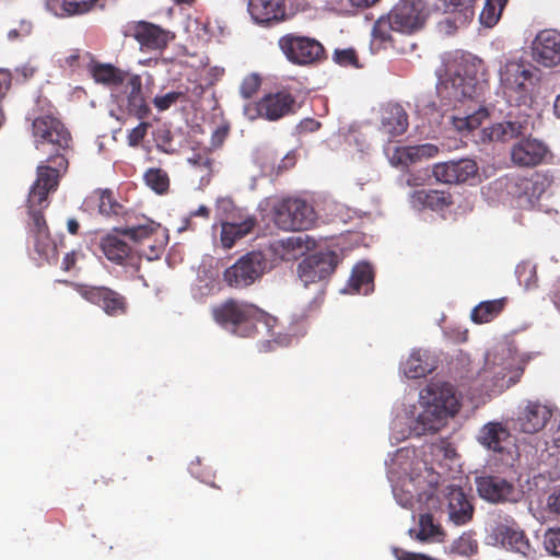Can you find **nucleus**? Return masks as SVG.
Instances as JSON below:
<instances>
[{
	"instance_id": "1",
	"label": "nucleus",
	"mask_w": 560,
	"mask_h": 560,
	"mask_svg": "<svg viewBox=\"0 0 560 560\" xmlns=\"http://www.w3.org/2000/svg\"><path fill=\"white\" fill-rule=\"evenodd\" d=\"M48 164L37 166V177L33 184L28 198L27 240L34 247V250L43 259H49L57 255V246L44 217L43 210L48 207L49 192L57 189L59 177L68 168V160L65 154L56 153L47 160Z\"/></svg>"
},
{
	"instance_id": "2",
	"label": "nucleus",
	"mask_w": 560,
	"mask_h": 560,
	"mask_svg": "<svg viewBox=\"0 0 560 560\" xmlns=\"http://www.w3.org/2000/svg\"><path fill=\"white\" fill-rule=\"evenodd\" d=\"M211 315L219 326L233 335L243 338H266L260 343V351H271L273 345L279 343L275 332L277 318L252 303L228 299L213 306Z\"/></svg>"
},
{
	"instance_id": "3",
	"label": "nucleus",
	"mask_w": 560,
	"mask_h": 560,
	"mask_svg": "<svg viewBox=\"0 0 560 560\" xmlns=\"http://www.w3.org/2000/svg\"><path fill=\"white\" fill-rule=\"evenodd\" d=\"M487 70L482 59L464 52L455 59V70L436 86L443 105L455 106L457 102L472 98L479 80H485Z\"/></svg>"
},
{
	"instance_id": "4",
	"label": "nucleus",
	"mask_w": 560,
	"mask_h": 560,
	"mask_svg": "<svg viewBox=\"0 0 560 560\" xmlns=\"http://www.w3.org/2000/svg\"><path fill=\"white\" fill-rule=\"evenodd\" d=\"M425 14L421 2L400 0L374 23L372 36L381 44L393 42L392 32L412 34L424 25Z\"/></svg>"
},
{
	"instance_id": "5",
	"label": "nucleus",
	"mask_w": 560,
	"mask_h": 560,
	"mask_svg": "<svg viewBox=\"0 0 560 560\" xmlns=\"http://www.w3.org/2000/svg\"><path fill=\"white\" fill-rule=\"evenodd\" d=\"M535 67L527 60L508 59L499 70L500 84L510 104H527L532 97Z\"/></svg>"
},
{
	"instance_id": "6",
	"label": "nucleus",
	"mask_w": 560,
	"mask_h": 560,
	"mask_svg": "<svg viewBox=\"0 0 560 560\" xmlns=\"http://www.w3.org/2000/svg\"><path fill=\"white\" fill-rule=\"evenodd\" d=\"M489 544L533 557L536 551L518 523L510 515H498L488 535Z\"/></svg>"
},
{
	"instance_id": "7",
	"label": "nucleus",
	"mask_w": 560,
	"mask_h": 560,
	"mask_svg": "<svg viewBox=\"0 0 560 560\" xmlns=\"http://www.w3.org/2000/svg\"><path fill=\"white\" fill-rule=\"evenodd\" d=\"M296 100L285 90L266 94L258 102L249 103L244 107V113L250 120L264 118L277 121L285 116L296 113Z\"/></svg>"
},
{
	"instance_id": "8",
	"label": "nucleus",
	"mask_w": 560,
	"mask_h": 560,
	"mask_svg": "<svg viewBox=\"0 0 560 560\" xmlns=\"http://www.w3.org/2000/svg\"><path fill=\"white\" fill-rule=\"evenodd\" d=\"M267 269V259L262 252L253 250L238 258L223 272L224 282L235 289H243L255 283Z\"/></svg>"
},
{
	"instance_id": "9",
	"label": "nucleus",
	"mask_w": 560,
	"mask_h": 560,
	"mask_svg": "<svg viewBox=\"0 0 560 560\" xmlns=\"http://www.w3.org/2000/svg\"><path fill=\"white\" fill-rule=\"evenodd\" d=\"M316 219L314 208L299 198H287L275 206V223L284 231L308 230Z\"/></svg>"
},
{
	"instance_id": "10",
	"label": "nucleus",
	"mask_w": 560,
	"mask_h": 560,
	"mask_svg": "<svg viewBox=\"0 0 560 560\" xmlns=\"http://www.w3.org/2000/svg\"><path fill=\"white\" fill-rule=\"evenodd\" d=\"M77 291L85 301L98 306L108 316H122L128 312L127 298L108 287L78 284Z\"/></svg>"
},
{
	"instance_id": "11",
	"label": "nucleus",
	"mask_w": 560,
	"mask_h": 560,
	"mask_svg": "<svg viewBox=\"0 0 560 560\" xmlns=\"http://www.w3.org/2000/svg\"><path fill=\"white\" fill-rule=\"evenodd\" d=\"M284 56L296 65H311L322 59L325 49L315 38L287 34L279 39Z\"/></svg>"
},
{
	"instance_id": "12",
	"label": "nucleus",
	"mask_w": 560,
	"mask_h": 560,
	"mask_svg": "<svg viewBox=\"0 0 560 560\" xmlns=\"http://www.w3.org/2000/svg\"><path fill=\"white\" fill-rule=\"evenodd\" d=\"M33 137L36 149L51 144L55 150L70 147L71 135L60 119L52 115H42L33 120Z\"/></svg>"
},
{
	"instance_id": "13",
	"label": "nucleus",
	"mask_w": 560,
	"mask_h": 560,
	"mask_svg": "<svg viewBox=\"0 0 560 560\" xmlns=\"http://www.w3.org/2000/svg\"><path fill=\"white\" fill-rule=\"evenodd\" d=\"M478 442L492 451L502 464L509 465L514 460L516 453L514 440L501 423L485 424L479 432Z\"/></svg>"
},
{
	"instance_id": "14",
	"label": "nucleus",
	"mask_w": 560,
	"mask_h": 560,
	"mask_svg": "<svg viewBox=\"0 0 560 560\" xmlns=\"http://www.w3.org/2000/svg\"><path fill=\"white\" fill-rule=\"evenodd\" d=\"M552 417V409L539 399H526L518 408L514 419V429L534 434L541 431Z\"/></svg>"
},
{
	"instance_id": "15",
	"label": "nucleus",
	"mask_w": 560,
	"mask_h": 560,
	"mask_svg": "<svg viewBox=\"0 0 560 560\" xmlns=\"http://www.w3.org/2000/svg\"><path fill=\"white\" fill-rule=\"evenodd\" d=\"M338 262V255L332 250L312 254L298 265L299 278L307 287L328 278L335 271Z\"/></svg>"
},
{
	"instance_id": "16",
	"label": "nucleus",
	"mask_w": 560,
	"mask_h": 560,
	"mask_svg": "<svg viewBox=\"0 0 560 560\" xmlns=\"http://www.w3.org/2000/svg\"><path fill=\"white\" fill-rule=\"evenodd\" d=\"M532 128L530 115L518 113L515 116L509 115V119L492 124L482 129V141L509 142L518 137L525 136Z\"/></svg>"
},
{
	"instance_id": "17",
	"label": "nucleus",
	"mask_w": 560,
	"mask_h": 560,
	"mask_svg": "<svg viewBox=\"0 0 560 560\" xmlns=\"http://www.w3.org/2000/svg\"><path fill=\"white\" fill-rule=\"evenodd\" d=\"M126 35L133 37L145 51L163 50L175 38L171 31L147 21L128 25Z\"/></svg>"
},
{
	"instance_id": "18",
	"label": "nucleus",
	"mask_w": 560,
	"mask_h": 560,
	"mask_svg": "<svg viewBox=\"0 0 560 560\" xmlns=\"http://www.w3.org/2000/svg\"><path fill=\"white\" fill-rule=\"evenodd\" d=\"M478 174V165L471 159L452 160L436 163L432 166L431 175L443 184H463Z\"/></svg>"
},
{
	"instance_id": "19",
	"label": "nucleus",
	"mask_w": 560,
	"mask_h": 560,
	"mask_svg": "<svg viewBox=\"0 0 560 560\" xmlns=\"http://www.w3.org/2000/svg\"><path fill=\"white\" fill-rule=\"evenodd\" d=\"M477 491L492 503L517 502L521 492L506 479L499 476H481L476 479Z\"/></svg>"
},
{
	"instance_id": "20",
	"label": "nucleus",
	"mask_w": 560,
	"mask_h": 560,
	"mask_svg": "<svg viewBox=\"0 0 560 560\" xmlns=\"http://www.w3.org/2000/svg\"><path fill=\"white\" fill-rule=\"evenodd\" d=\"M549 148L545 142L533 137L516 141L510 152L511 161L520 167H535L546 160Z\"/></svg>"
},
{
	"instance_id": "21",
	"label": "nucleus",
	"mask_w": 560,
	"mask_h": 560,
	"mask_svg": "<svg viewBox=\"0 0 560 560\" xmlns=\"http://www.w3.org/2000/svg\"><path fill=\"white\" fill-rule=\"evenodd\" d=\"M314 245L315 242L306 234L292 235L271 242L267 250L272 257L273 262L293 261L303 256Z\"/></svg>"
},
{
	"instance_id": "22",
	"label": "nucleus",
	"mask_w": 560,
	"mask_h": 560,
	"mask_svg": "<svg viewBox=\"0 0 560 560\" xmlns=\"http://www.w3.org/2000/svg\"><path fill=\"white\" fill-rule=\"evenodd\" d=\"M424 404L433 407L447 416H455L459 410V404L452 384L446 382H431L420 394Z\"/></svg>"
},
{
	"instance_id": "23",
	"label": "nucleus",
	"mask_w": 560,
	"mask_h": 560,
	"mask_svg": "<svg viewBox=\"0 0 560 560\" xmlns=\"http://www.w3.org/2000/svg\"><path fill=\"white\" fill-rule=\"evenodd\" d=\"M533 58L544 67L560 63V33L556 30L540 31L532 45Z\"/></svg>"
},
{
	"instance_id": "24",
	"label": "nucleus",
	"mask_w": 560,
	"mask_h": 560,
	"mask_svg": "<svg viewBox=\"0 0 560 560\" xmlns=\"http://www.w3.org/2000/svg\"><path fill=\"white\" fill-rule=\"evenodd\" d=\"M126 98L121 101L120 106L126 109L129 115L138 119H144L150 114V107L142 93L141 78L137 74L129 77L125 85Z\"/></svg>"
},
{
	"instance_id": "25",
	"label": "nucleus",
	"mask_w": 560,
	"mask_h": 560,
	"mask_svg": "<svg viewBox=\"0 0 560 560\" xmlns=\"http://www.w3.org/2000/svg\"><path fill=\"white\" fill-rule=\"evenodd\" d=\"M552 177L546 173H534L529 177H521L515 180L514 195L525 197L529 202L538 200L550 186Z\"/></svg>"
},
{
	"instance_id": "26",
	"label": "nucleus",
	"mask_w": 560,
	"mask_h": 560,
	"mask_svg": "<svg viewBox=\"0 0 560 560\" xmlns=\"http://www.w3.org/2000/svg\"><path fill=\"white\" fill-rule=\"evenodd\" d=\"M248 10L259 24H271L284 20L285 7L283 0H249Z\"/></svg>"
},
{
	"instance_id": "27",
	"label": "nucleus",
	"mask_w": 560,
	"mask_h": 560,
	"mask_svg": "<svg viewBox=\"0 0 560 560\" xmlns=\"http://www.w3.org/2000/svg\"><path fill=\"white\" fill-rule=\"evenodd\" d=\"M447 500L448 516L454 524L464 525L472 518L474 506L460 487H448Z\"/></svg>"
},
{
	"instance_id": "28",
	"label": "nucleus",
	"mask_w": 560,
	"mask_h": 560,
	"mask_svg": "<svg viewBox=\"0 0 560 560\" xmlns=\"http://www.w3.org/2000/svg\"><path fill=\"white\" fill-rule=\"evenodd\" d=\"M448 417L450 416L439 410L436 406L433 405L432 407L423 402V409L417 416L411 430L418 436L434 433L440 430Z\"/></svg>"
},
{
	"instance_id": "29",
	"label": "nucleus",
	"mask_w": 560,
	"mask_h": 560,
	"mask_svg": "<svg viewBox=\"0 0 560 560\" xmlns=\"http://www.w3.org/2000/svg\"><path fill=\"white\" fill-rule=\"evenodd\" d=\"M256 225V219L247 217L241 222H223L221 224V244L224 248H232L235 243L248 235Z\"/></svg>"
},
{
	"instance_id": "30",
	"label": "nucleus",
	"mask_w": 560,
	"mask_h": 560,
	"mask_svg": "<svg viewBox=\"0 0 560 560\" xmlns=\"http://www.w3.org/2000/svg\"><path fill=\"white\" fill-rule=\"evenodd\" d=\"M505 377V368L495 363V353L487 352L485 364L477 371L475 380L480 382V386L490 390L498 385V382Z\"/></svg>"
},
{
	"instance_id": "31",
	"label": "nucleus",
	"mask_w": 560,
	"mask_h": 560,
	"mask_svg": "<svg viewBox=\"0 0 560 560\" xmlns=\"http://www.w3.org/2000/svg\"><path fill=\"white\" fill-rule=\"evenodd\" d=\"M410 202L417 209L442 210L452 203V197L444 191L421 189L411 194Z\"/></svg>"
},
{
	"instance_id": "32",
	"label": "nucleus",
	"mask_w": 560,
	"mask_h": 560,
	"mask_svg": "<svg viewBox=\"0 0 560 560\" xmlns=\"http://www.w3.org/2000/svg\"><path fill=\"white\" fill-rule=\"evenodd\" d=\"M90 73L96 83L109 88H116L127 81L128 73L110 63H93L90 67Z\"/></svg>"
},
{
	"instance_id": "33",
	"label": "nucleus",
	"mask_w": 560,
	"mask_h": 560,
	"mask_svg": "<svg viewBox=\"0 0 560 560\" xmlns=\"http://www.w3.org/2000/svg\"><path fill=\"white\" fill-rule=\"evenodd\" d=\"M435 369L434 361L427 351L416 350L402 364L404 374L408 378H420L427 376Z\"/></svg>"
},
{
	"instance_id": "34",
	"label": "nucleus",
	"mask_w": 560,
	"mask_h": 560,
	"mask_svg": "<svg viewBox=\"0 0 560 560\" xmlns=\"http://www.w3.org/2000/svg\"><path fill=\"white\" fill-rule=\"evenodd\" d=\"M101 248L105 257L117 265L131 258V247L117 234H107L101 240Z\"/></svg>"
},
{
	"instance_id": "35",
	"label": "nucleus",
	"mask_w": 560,
	"mask_h": 560,
	"mask_svg": "<svg viewBox=\"0 0 560 560\" xmlns=\"http://www.w3.org/2000/svg\"><path fill=\"white\" fill-rule=\"evenodd\" d=\"M115 231L128 237L140 247L145 245V242H150L154 236H163L161 224L151 220H147L144 223L135 226L116 229Z\"/></svg>"
},
{
	"instance_id": "36",
	"label": "nucleus",
	"mask_w": 560,
	"mask_h": 560,
	"mask_svg": "<svg viewBox=\"0 0 560 560\" xmlns=\"http://www.w3.org/2000/svg\"><path fill=\"white\" fill-rule=\"evenodd\" d=\"M374 272L372 267L366 264H358L351 272V277L348 281L349 292L358 294H369L374 288Z\"/></svg>"
},
{
	"instance_id": "37",
	"label": "nucleus",
	"mask_w": 560,
	"mask_h": 560,
	"mask_svg": "<svg viewBox=\"0 0 560 560\" xmlns=\"http://www.w3.org/2000/svg\"><path fill=\"white\" fill-rule=\"evenodd\" d=\"M409 536L421 542L443 541L444 532L440 524L434 523L432 514H421L419 517V529L410 528Z\"/></svg>"
},
{
	"instance_id": "38",
	"label": "nucleus",
	"mask_w": 560,
	"mask_h": 560,
	"mask_svg": "<svg viewBox=\"0 0 560 560\" xmlns=\"http://www.w3.org/2000/svg\"><path fill=\"white\" fill-rule=\"evenodd\" d=\"M383 129L392 137L402 135L408 128V115L402 106L389 105L383 115Z\"/></svg>"
},
{
	"instance_id": "39",
	"label": "nucleus",
	"mask_w": 560,
	"mask_h": 560,
	"mask_svg": "<svg viewBox=\"0 0 560 560\" xmlns=\"http://www.w3.org/2000/svg\"><path fill=\"white\" fill-rule=\"evenodd\" d=\"M88 207H96L103 215H118L121 211V205L116 201L109 189L94 190L86 199Z\"/></svg>"
},
{
	"instance_id": "40",
	"label": "nucleus",
	"mask_w": 560,
	"mask_h": 560,
	"mask_svg": "<svg viewBox=\"0 0 560 560\" xmlns=\"http://www.w3.org/2000/svg\"><path fill=\"white\" fill-rule=\"evenodd\" d=\"M505 300H491L479 303L471 311V319L476 324L493 320L504 308Z\"/></svg>"
},
{
	"instance_id": "41",
	"label": "nucleus",
	"mask_w": 560,
	"mask_h": 560,
	"mask_svg": "<svg viewBox=\"0 0 560 560\" xmlns=\"http://www.w3.org/2000/svg\"><path fill=\"white\" fill-rule=\"evenodd\" d=\"M508 3V0H486L483 9L479 15V21L486 27L494 26Z\"/></svg>"
},
{
	"instance_id": "42",
	"label": "nucleus",
	"mask_w": 560,
	"mask_h": 560,
	"mask_svg": "<svg viewBox=\"0 0 560 560\" xmlns=\"http://www.w3.org/2000/svg\"><path fill=\"white\" fill-rule=\"evenodd\" d=\"M143 179L153 191L159 195L167 192L170 188V177L167 173L162 168L151 167L144 175Z\"/></svg>"
},
{
	"instance_id": "43",
	"label": "nucleus",
	"mask_w": 560,
	"mask_h": 560,
	"mask_svg": "<svg viewBox=\"0 0 560 560\" xmlns=\"http://www.w3.org/2000/svg\"><path fill=\"white\" fill-rule=\"evenodd\" d=\"M488 110L486 108H479L472 114L465 117H457L454 119V125L459 131H471L477 129L482 121L488 117Z\"/></svg>"
},
{
	"instance_id": "44",
	"label": "nucleus",
	"mask_w": 560,
	"mask_h": 560,
	"mask_svg": "<svg viewBox=\"0 0 560 560\" xmlns=\"http://www.w3.org/2000/svg\"><path fill=\"white\" fill-rule=\"evenodd\" d=\"M188 161L194 167L202 173L200 176L201 179H205L206 177L209 179L212 174L213 166V159L211 158L210 152L206 150L197 151L188 159Z\"/></svg>"
},
{
	"instance_id": "45",
	"label": "nucleus",
	"mask_w": 560,
	"mask_h": 560,
	"mask_svg": "<svg viewBox=\"0 0 560 560\" xmlns=\"http://www.w3.org/2000/svg\"><path fill=\"white\" fill-rule=\"evenodd\" d=\"M166 234L163 230V236H154L150 242H145L139 249V254L148 260H155L161 257L164 252Z\"/></svg>"
},
{
	"instance_id": "46",
	"label": "nucleus",
	"mask_w": 560,
	"mask_h": 560,
	"mask_svg": "<svg viewBox=\"0 0 560 560\" xmlns=\"http://www.w3.org/2000/svg\"><path fill=\"white\" fill-rule=\"evenodd\" d=\"M100 0H62V9L69 15H82L98 7Z\"/></svg>"
},
{
	"instance_id": "47",
	"label": "nucleus",
	"mask_w": 560,
	"mask_h": 560,
	"mask_svg": "<svg viewBox=\"0 0 560 560\" xmlns=\"http://www.w3.org/2000/svg\"><path fill=\"white\" fill-rule=\"evenodd\" d=\"M518 283L526 289L535 287L537 283L536 268L530 262H523L517 265L515 270Z\"/></svg>"
},
{
	"instance_id": "48",
	"label": "nucleus",
	"mask_w": 560,
	"mask_h": 560,
	"mask_svg": "<svg viewBox=\"0 0 560 560\" xmlns=\"http://www.w3.org/2000/svg\"><path fill=\"white\" fill-rule=\"evenodd\" d=\"M453 548L462 556H471L478 550V541L474 538L472 534L464 533L454 541Z\"/></svg>"
},
{
	"instance_id": "49",
	"label": "nucleus",
	"mask_w": 560,
	"mask_h": 560,
	"mask_svg": "<svg viewBox=\"0 0 560 560\" xmlns=\"http://www.w3.org/2000/svg\"><path fill=\"white\" fill-rule=\"evenodd\" d=\"M419 160L415 145L397 148L392 158L393 163L404 166H408Z\"/></svg>"
},
{
	"instance_id": "50",
	"label": "nucleus",
	"mask_w": 560,
	"mask_h": 560,
	"mask_svg": "<svg viewBox=\"0 0 560 560\" xmlns=\"http://www.w3.org/2000/svg\"><path fill=\"white\" fill-rule=\"evenodd\" d=\"M334 61L342 67L360 68L358 55L353 48L336 49L334 51Z\"/></svg>"
},
{
	"instance_id": "51",
	"label": "nucleus",
	"mask_w": 560,
	"mask_h": 560,
	"mask_svg": "<svg viewBox=\"0 0 560 560\" xmlns=\"http://www.w3.org/2000/svg\"><path fill=\"white\" fill-rule=\"evenodd\" d=\"M185 94L183 92L172 91L166 93L165 95H158L153 98L154 106L160 110H167L172 105L177 103L178 100L184 98Z\"/></svg>"
},
{
	"instance_id": "52",
	"label": "nucleus",
	"mask_w": 560,
	"mask_h": 560,
	"mask_svg": "<svg viewBox=\"0 0 560 560\" xmlns=\"http://www.w3.org/2000/svg\"><path fill=\"white\" fill-rule=\"evenodd\" d=\"M429 178H430V173L428 170L418 171V172L407 171L401 176V182L404 185H406L408 187H419V186H423Z\"/></svg>"
},
{
	"instance_id": "53",
	"label": "nucleus",
	"mask_w": 560,
	"mask_h": 560,
	"mask_svg": "<svg viewBox=\"0 0 560 560\" xmlns=\"http://www.w3.org/2000/svg\"><path fill=\"white\" fill-rule=\"evenodd\" d=\"M261 84L260 78L257 74L247 75L241 83L240 93L244 98H250L257 93Z\"/></svg>"
},
{
	"instance_id": "54",
	"label": "nucleus",
	"mask_w": 560,
	"mask_h": 560,
	"mask_svg": "<svg viewBox=\"0 0 560 560\" xmlns=\"http://www.w3.org/2000/svg\"><path fill=\"white\" fill-rule=\"evenodd\" d=\"M544 544L549 553L560 557V528L549 529Z\"/></svg>"
},
{
	"instance_id": "55",
	"label": "nucleus",
	"mask_w": 560,
	"mask_h": 560,
	"mask_svg": "<svg viewBox=\"0 0 560 560\" xmlns=\"http://www.w3.org/2000/svg\"><path fill=\"white\" fill-rule=\"evenodd\" d=\"M32 32V23L28 21L22 20L19 23V26L15 28H11L8 32V38L10 40H19L27 37Z\"/></svg>"
},
{
	"instance_id": "56",
	"label": "nucleus",
	"mask_w": 560,
	"mask_h": 560,
	"mask_svg": "<svg viewBox=\"0 0 560 560\" xmlns=\"http://www.w3.org/2000/svg\"><path fill=\"white\" fill-rule=\"evenodd\" d=\"M149 122H140L137 127L130 130L128 133V143L131 147L138 145L147 136Z\"/></svg>"
},
{
	"instance_id": "57",
	"label": "nucleus",
	"mask_w": 560,
	"mask_h": 560,
	"mask_svg": "<svg viewBox=\"0 0 560 560\" xmlns=\"http://www.w3.org/2000/svg\"><path fill=\"white\" fill-rule=\"evenodd\" d=\"M199 467H200V460L198 459L197 463H191L190 466H189V469H190V472L199 478L202 482L211 486L212 488H217V489H221L220 486L215 485L210 476V474H202L199 471Z\"/></svg>"
},
{
	"instance_id": "58",
	"label": "nucleus",
	"mask_w": 560,
	"mask_h": 560,
	"mask_svg": "<svg viewBox=\"0 0 560 560\" xmlns=\"http://www.w3.org/2000/svg\"><path fill=\"white\" fill-rule=\"evenodd\" d=\"M12 75L9 70L0 69V102L5 96L7 92L11 88Z\"/></svg>"
},
{
	"instance_id": "59",
	"label": "nucleus",
	"mask_w": 560,
	"mask_h": 560,
	"mask_svg": "<svg viewBox=\"0 0 560 560\" xmlns=\"http://www.w3.org/2000/svg\"><path fill=\"white\" fill-rule=\"evenodd\" d=\"M320 128V122L314 118H304L298 125L300 133H307L317 131Z\"/></svg>"
},
{
	"instance_id": "60",
	"label": "nucleus",
	"mask_w": 560,
	"mask_h": 560,
	"mask_svg": "<svg viewBox=\"0 0 560 560\" xmlns=\"http://www.w3.org/2000/svg\"><path fill=\"white\" fill-rule=\"evenodd\" d=\"M415 147H416V150H417V153H418V156L420 160L422 158H427V159L433 158L439 152L438 147L432 143H423V144H418Z\"/></svg>"
},
{
	"instance_id": "61",
	"label": "nucleus",
	"mask_w": 560,
	"mask_h": 560,
	"mask_svg": "<svg viewBox=\"0 0 560 560\" xmlns=\"http://www.w3.org/2000/svg\"><path fill=\"white\" fill-rule=\"evenodd\" d=\"M443 2L447 10L455 11L470 8L475 0H443Z\"/></svg>"
},
{
	"instance_id": "62",
	"label": "nucleus",
	"mask_w": 560,
	"mask_h": 560,
	"mask_svg": "<svg viewBox=\"0 0 560 560\" xmlns=\"http://www.w3.org/2000/svg\"><path fill=\"white\" fill-rule=\"evenodd\" d=\"M549 296L555 307L560 312V277L555 280Z\"/></svg>"
},
{
	"instance_id": "63",
	"label": "nucleus",
	"mask_w": 560,
	"mask_h": 560,
	"mask_svg": "<svg viewBox=\"0 0 560 560\" xmlns=\"http://www.w3.org/2000/svg\"><path fill=\"white\" fill-rule=\"evenodd\" d=\"M548 509L550 512L560 514V489L555 490L549 497H548Z\"/></svg>"
},
{
	"instance_id": "64",
	"label": "nucleus",
	"mask_w": 560,
	"mask_h": 560,
	"mask_svg": "<svg viewBox=\"0 0 560 560\" xmlns=\"http://www.w3.org/2000/svg\"><path fill=\"white\" fill-rule=\"evenodd\" d=\"M228 133H229L228 126L218 127L212 133V143L215 145L222 144L223 141L225 140Z\"/></svg>"
}]
</instances>
